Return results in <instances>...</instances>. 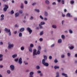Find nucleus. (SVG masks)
I'll list each match as a JSON object with an SVG mask.
<instances>
[{"label":"nucleus","mask_w":77,"mask_h":77,"mask_svg":"<svg viewBox=\"0 0 77 77\" xmlns=\"http://www.w3.org/2000/svg\"><path fill=\"white\" fill-rule=\"evenodd\" d=\"M62 16L63 17H65V15L64 14H62Z\"/></svg>","instance_id":"nucleus-58"},{"label":"nucleus","mask_w":77,"mask_h":77,"mask_svg":"<svg viewBox=\"0 0 77 77\" xmlns=\"http://www.w3.org/2000/svg\"><path fill=\"white\" fill-rule=\"evenodd\" d=\"M58 43H60V42H62V39H60L58 40Z\"/></svg>","instance_id":"nucleus-19"},{"label":"nucleus","mask_w":77,"mask_h":77,"mask_svg":"<svg viewBox=\"0 0 77 77\" xmlns=\"http://www.w3.org/2000/svg\"><path fill=\"white\" fill-rule=\"evenodd\" d=\"M49 59H52V57L51 56H49Z\"/></svg>","instance_id":"nucleus-44"},{"label":"nucleus","mask_w":77,"mask_h":77,"mask_svg":"<svg viewBox=\"0 0 77 77\" xmlns=\"http://www.w3.org/2000/svg\"><path fill=\"white\" fill-rule=\"evenodd\" d=\"M29 50L30 52H31V53L32 52V48H31L29 47Z\"/></svg>","instance_id":"nucleus-14"},{"label":"nucleus","mask_w":77,"mask_h":77,"mask_svg":"<svg viewBox=\"0 0 77 77\" xmlns=\"http://www.w3.org/2000/svg\"><path fill=\"white\" fill-rule=\"evenodd\" d=\"M40 68V67H39V66H36V69H39Z\"/></svg>","instance_id":"nucleus-36"},{"label":"nucleus","mask_w":77,"mask_h":77,"mask_svg":"<svg viewBox=\"0 0 77 77\" xmlns=\"http://www.w3.org/2000/svg\"><path fill=\"white\" fill-rule=\"evenodd\" d=\"M41 71H40L38 70L37 71V73L38 74H39L40 73H41Z\"/></svg>","instance_id":"nucleus-43"},{"label":"nucleus","mask_w":77,"mask_h":77,"mask_svg":"<svg viewBox=\"0 0 77 77\" xmlns=\"http://www.w3.org/2000/svg\"><path fill=\"white\" fill-rule=\"evenodd\" d=\"M67 55H68V56H69V57L70 56V53H68Z\"/></svg>","instance_id":"nucleus-56"},{"label":"nucleus","mask_w":77,"mask_h":77,"mask_svg":"<svg viewBox=\"0 0 77 77\" xmlns=\"http://www.w3.org/2000/svg\"><path fill=\"white\" fill-rule=\"evenodd\" d=\"M42 40H43V39L41 38L39 39V41H42Z\"/></svg>","instance_id":"nucleus-49"},{"label":"nucleus","mask_w":77,"mask_h":77,"mask_svg":"<svg viewBox=\"0 0 77 77\" xmlns=\"http://www.w3.org/2000/svg\"><path fill=\"white\" fill-rule=\"evenodd\" d=\"M62 4H64V3H65L64 1H62Z\"/></svg>","instance_id":"nucleus-59"},{"label":"nucleus","mask_w":77,"mask_h":77,"mask_svg":"<svg viewBox=\"0 0 77 77\" xmlns=\"http://www.w3.org/2000/svg\"><path fill=\"white\" fill-rule=\"evenodd\" d=\"M48 15V14L46 12H45V16H46V17H47Z\"/></svg>","instance_id":"nucleus-38"},{"label":"nucleus","mask_w":77,"mask_h":77,"mask_svg":"<svg viewBox=\"0 0 77 77\" xmlns=\"http://www.w3.org/2000/svg\"><path fill=\"white\" fill-rule=\"evenodd\" d=\"M61 38L62 39H65V36L63 35H61Z\"/></svg>","instance_id":"nucleus-30"},{"label":"nucleus","mask_w":77,"mask_h":77,"mask_svg":"<svg viewBox=\"0 0 77 77\" xmlns=\"http://www.w3.org/2000/svg\"><path fill=\"white\" fill-rule=\"evenodd\" d=\"M36 5V3H34L33 4H32V6H34V5Z\"/></svg>","instance_id":"nucleus-50"},{"label":"nucleus","mask_w":77,"mask_h":77,"mask_svg":"<svg viewBox=\"0 0 77 77\" xmlns=\"http://www.w3.org/2000/svg\"><path fill=\"white\" fill-rule=\"evenodd\" d=\"M3 67V66L2 65L0 66V68H2Z\"/></svg>","instance_id":"nucleus-61"},{"label":"nucleus","mask_w":77,"mask_h":77,"mask_svg":"<svg viewBox=\"0 0 77 77\" xmlns=\"http://www.w3.org/2000/svg\"><path fill=\"white\" fill-rule=\"evenodd\" d=\"M30 47H33V44H31L30 45Z\"/></svg>","instance_id":"nucleus-41"},{"label":"nucleus","mask_w":77,"mask_h":77,"mask_svg":"<svg viewBox=\"0 0 77 77\" xmlns=\"http://www.w3.org/2000/svg\"><path fill=\"white\" fill-rule=\"evenodd\" d=\"M3 57V55L0 54V58H2Z\"/></svg>","instance_id":"nucleus-51"},{"label":"nucleus","mask_w":77,"mask_h":77,"mask_svg":"<svg viewBox=\"0 0 77 77\" xmlns=\"http://www.w3.org/2000/svg\"><path fill=\"white\" fill-rule=\"evenodd\" d=\"M70 50H72L74 48V47L71 46L69 48Z\"/></svg>","instance_id":"nucleus-33"},{"label":"nucleus","mask_w":77,"mask_h":77,"mask_svg":"<svg viewBox=\"0 0 77 77\" xmlns=\"http://www.w3.org/2000/svg\"><path fill=\"white\" fill-rule=\"evenodd\" d=\"M19 13H17L16 14H15V17H17L19 16Z\"/></svg>","instance_id":"nucleus-12"},{"label":"nucleus","mask_w":77,"mask_h":77,"mask_svg":"<svg viewBox=\"0 0 77 77\" xmlns=\"http://www.w3.org/2000/svg\"><path fill=\"white\" fill-rule=\"evenodd\" d=\"M45 3H46V4H49V3H50V2H49V1L48 0H46L45 1Z\"/></svg>","instance_id":"nucleus-18"},{"label":"nucleus","mask_w":77,"mask_h":77,"mask_svg":"<svg viewBox=\"0 0 77 77\" xmlns=\"http://www.w3.org/2000/svg\"><path fill=\"white\" fill-rule=\"evenodd\" d=\"M27 31H28L29 34H31L32 32V30L30 29V28L29 27H28L27 28Z\"/></svg>","instance_id":"nucleus-3"},{"label":"nucleus","mask_w":77,"mask_h":77,"mask_svg":"<svg viewBox=\"0 0 77 77\" xmlns=\"http://www.w3.org/2000/svg\"><path fill=\"white\" fill-rule=\"evenodd\" d=\"M14 11L12 10V11H11V15H12V14H14Z\"/></svg>","instance_id":"nucleus-26"},{"label":"nucleus","mask_w":77,"mask_h":77,"mask_svg":"<svg viewBox=\"0 0 77 77\" xmlns=\"http://www.w3.org/2000/svg\"><path fill=\"white\" fill-rule=\"evenodd\" d=\"M7 72L8 73V74H10L11 73V71L10 70H7Z\"/></svg>","instance_id":"nucleus-31"},{"label":"nucleus","mask_w":77,"mask_h":77,"mask_svg":"<svg viewBox=\"0 0 77 77\" xmlns=\"http://www.w3.org/2000/svg\"><path fill=\"white\" fill-rule=\"evenodd\" d=\"M52 27L53 28H54V29H56V25H53L52 26Z\"/></svg>","instance_id":"nucleus-23"},{"label":"nucleus","mask_w":77,"mask_h":77,"mask_svg":"<svg viewBox=\"0 0 77 77\" xmlns=\"http://www.w3.org/2000/svg\"><path fill=\"white\" fill-rule=\"evenodd\" d=\"M36 49H34L33 51V56H35V55H37V54L36 53Z\"/></svg>","instance_id":"nucleus-7"},{"label":"nucleus","mask_w":77,"mask_h":77,"mask_svg":"<svg viewBox=\"0 0 77 77\" xmlns=\"http://www.w3.org/2000/svg\"><path fill=\"white\" fill-rule=\"evenodd\" d=\"M40 18L41 19H42V20H43V19H44V18H43V17H42V15H40Z\"/></svg>","instance_id":"nucleus-40"},{"label":"nucleus","mask_w":77,"mask_h":77,"mask_svg":"<svg viewBox=\"0 0 77 77\" xmlns=\"http://www.w3.org/2000/svg\"><path fill=\"white\" fill-rule=\"evenodd\" d=\"M52 5H56V2H54L52 3Z\"/></svg>","instance_id":"nucleus-45"},{"label":"nucleus","mask_w":77,"mask_h":77,"mask_svg":"<svg viewBox=\"0 0 77 77\" xmlns=\"http://www.w3.org/2000/svg\"><path fill=\"white\" fill-rule=\"evenodd\" d=\"M69 32L70 33H72V31L71 29H69Z\"/></svg>","instance_id":"nucleus-27"},{"label":"nucleus","mask_w":77,"mask_h":77,"mask_svg":"<svg viewBox=\"0 0 77 77\" xmlns=\"http://www.w3.org/2000/svg\"><path fill=\"white\" fill-rule=\"evenodd\" d=\"M34 74V73H33V72H30L29 73V75L30 76H29V77H33V74Z\"/></svg>","instance_id":"nucleus-8"},{"label":"nucleus","mask_w":77,"mask_h":77,"mask_svg":"<svg viewBox=\"0 0 77 77\" xmlns=\"http://www.w3.org/2000/svg\"><path fill=\"white\" fill-rule=\"evenodd\" d=\"M33 17L31 16L30 18V20H33Z\"/></svg>","instance_id":"nucleus-48"},{"label":"nucleus","mask_w":77,"mask_h":77,"mask_svg":"<svg viewBox=\"0 0 77 77\" xmlns=\"http://www.w3.org/2000/svg\"><path fill=\"white\" fill-rule=\"evenodd\" d=\"M20 32H23L24 30V28H22L20 29Z\"/></svg>","instance_id":"nucleus-10"},{"label":"nucleus","mask_w":77,"mask_h":77,"mask_svg":"<svg viewBox=\"0 0 77 77\" xmlns=\"http://www.w3.org/2000/svg\"><path fill=\"white\" fill-rule=\"evenodd\" d=\"M5 32H6L7 33H9V36H11V30H10V29H8V28H5Z\"/></svg>","instance_id":"nucleus-2"},{"label":"nucleus","mask_w":77,"mask_h":77,"mask_svg":"<svg viewBox=\"0 0 77 77\" xmlns=\"http://www.w3.org/2000/svg\"><path fill=\"white\" fill-rule=\"evenodd\" d=\"M64 57V56L63 55H62L61 56V58H63V57Z\"/></svg>","instance_id":"nucleus-52"},{"label":"nucleus","mask_w":77,"mask_h":77,"mask_svg":"<svg viewBox=\"0 0 77 77\" xmlns=\"http://www.w3.org/2000/svg\"><path fill=\"white\" fill-rule=\"evenodd\" d=\"M35 12H38V13H39V10L38 9H35Z\"/></svg>","instance_id":"nucleus-17"},{"label":"nucleus","mask_w":77,"mask_h":77,"mask_svg":"<svg viewBox=\"0 0 77 77\" xmlns=\"http://www.w3.org/2000/svg\"><path fill=\"white\" fill-rule=\"evenodd\" d=\"M3 43L2 42H0V45H3Z\"/></svg>","instance_id":"nucleus-53"},{"label":"nucleus","mask_w":77,"mask_h":77,"mask_svg":"<svg viewBox=\"0 0 77 77\" xmlns=\"http://www.w3.org/2000/svg\"><path fill=\"white\" fill-rule=\"evenodd\" d=\"M18 60V58H16L14 60L15 62H17Z\"/></svg>","instance_id":"nucleus-42"},{"label":"nucleus","mask_w":77,"mask_h":77,"mask_svg":"<svg viewBox=\"0 0 77 77\" xmlns=\"http://www.w3.org/2000/svg\"><path fill=\"white\" fill-rule=\"evenodd\" d=\"M24 7V6L23 5V4H22L21 5V6H20V8L21 9H23Z\"/></svg>","instance_id":"nucleus-25"},{"label":"nucleus","mask_w":77,"mask_h":77,"mask_svg":"<svg viewBox=\"0 0 77 77\" xmlns=\"http://www.w3.org/2000/svg\"><path fill=\"white\" fill-rule=\"evenodd\" d=\"M71 4H73L74 3V1H71L70 2Z\"/></svg>","instance_id":"nucleus-39"},{"label":"nucleus","mask_w":77,"mask_h":77,"mask_svg":"<svg viewBox=\"0 0 77 77\" xmlns=\"http://www.w3.org/2000/svg\"><path fill=\"white\" fill-rule=\"evenodd\" d=\"M40 53V51L39 50H38L37 52V54H39Z\"/></svg>","instance_id":"nucleus-28"},{"label":"nucleus","mask_w":77,"mask_h":77,"mask_svg":"<svg viewBox=\"0 0 77 77\" xmlns=\"http://www.w3.org/2000/svg\"><path fill=\"white\" fill-rule=\"evenodd\" d=\"M42 63L44 66H48L49 65V64L48 63L45 62V60L44 59H43L42 60Z\"/></svg>","instance_id":"nucleus-1"},{"label":"nucleus","mask_w":77,"mask_h":77,"mask_svg":"<svg viewBox=\"0 0 77 77\" xmlns=\"http://www.w3.org/2000/svg\"><path fill=\"white\" fill-rule=\"evenodd\" d=\"M39 26L40 28V29H42V26H41V24H39Z\"/></svg>","instance_id":"nucleus-46"},{"label":"nucleus","mask_w":77,"mask_h":77,"mask_svg":"<svg viewBox=\"0 0 77 77\" xmlns=\"http://www.w3.org/2000/svg\"><path fill=\"white\" fill-rule=\"evenodd\" d=\"M17 31H15L14 32V34H17Z\"/></svg>","instance_id":"nucleus-63"},{"label":"nucleus","mask_w":77,"mask_h":77,"mask_svg":"<svg viewBox=\"0 0 77 77\" xmlns=\"http://www.w3.org/2000/svg\"><path fill=\"white\" fill-rule=\"evenodd\" d=\"M10 68H11V71H14V69L15 68V67H14V66L13 65H11L10 66Z\"/></svg>","instance_id":"nucleus-6"},{"label":"nucleus","mask_w":77,"mask_h":77,"mask_svg":"<svg viewBox=\"0 0 77 77\" xmlns=\"http://www.w3.org/2000/svg\"><path fill=\"white\" fill-rule=\"evenodd\" d=\"M44 59L45 60H47V57L46 56H44Z\"/></svg>","instance_id":"nucleus-21"},{"label":"nucleus","mask_w":77,"mask_h":77,"mask_svg":"<svg viewBox=\"0 0 77 77\" xmlns=\"http://www.w3.org/2000/svg\"><path fill=\"white\" fill-rule=\"evenodd\" d=\"M19 12L20 14H22V13H23V11L20 10L19 11Z\"/></svg>","instance_id":"nucleus-37"},{"label":"nucleus","mask_w":77,"mask_h":77,"mask_svg":"<svg viewBox=\"0 0 77 77\" xmlns=\"http://www.w3.org/2000/svg\"><path fill=\"white\" fill-rule=\"evenodd\" d=\"M74 20H75V21H77V18H74Z\"/></svg>","instance_id":"nucleus-60"},{"label":"nucleus","mask_w":77,"mask_h":77,"mask_svg":"<svg viewBox=\"0 0 77 77\" xmlns=\"http://www.w3.org/2000/svg\"><path fill=\"white\" fill-rule=\"evenodd\" d=\"M54 44H53L51 45V47H54Z\"/></svg>","instance_id":"nucleus-54"},{"label":"nucleus","mask_w":77,"mask_h":77,"mask_svg":"<svg viewBox=\"0 0 77 77\" xmlns=\"http://www.w3.org/2000/svg\"><path fill=\"white\" fill-rule=\"evenodd\" d=\"M1 17L2 18H3V17H4V15L3 14H2L1 15Z\"/></svg>","instance_id":"nucleus-55"},{"label":"nucleus","mask_w":77,"mask_h":77,"mask_svg":"<svg viewBox=\"0 0 77 77\" xmlns=\"http://www.w3.org/2000/svg\"><path fill=\"white\" fill-rule=\"evenodd\" d=\"M8 9V6L7 5H5V7L4 8L3 10L4 12H6L7 11V9Z\"/></svg>","instance_id":"nucleus-4"},{"label":"nucleus","mask_w":77,"mask_h":77,"mask_svg":"<svg viewBox=\"0 0 77 77\" xmlns=\"http://www.w3.org/2000/svg\"><path fill=\"white\" fill-rule=\"evenodd\" d=\"M18 63L20 64V65H21L23 62H22V58H20L18 60Z\"/></svg>","instance_id":"nucleus-5"},{"label":"nucleus","mask_w":77,"mask_h":77,"mask_svg":"<svg viewBox=\"0 0 77 77\" xmlns=\"http://www.w3.org/2000/svg\"><path fill=\"white\" fill-rule=\"evenodd\" d=\"M13 46H14V45L13 44L12 45H8V49H9V48H11V47H13Z\"/></svg>","instance_id":"nucleus-9"},{"label":"nucleus","mask_w":77,"mask_h":77,"mask_svg":"<svg viewBox=\"0 0 77 77\" xmlns=\"http://www.w3.org/2000/svg\"><path fill=\"white\" fill-rule=\"evenodd\" d=\"M43 34V31H42L40 33V36H41V35H42Z\"/></svg>","instance_id":"nucleus-34"},{"label":"nucleus","mask_w":77,"mask_h":77,"mask_svg":"<svg viewBox=\"0 0 77 77\" xmlns=\"http://www.w3.org/2000/svg\"><path fill=\"white\" fill-rule=\"evenodd\" d=\"M24 3H25V4H27L28 3V2H27V1H24Z\"/></svg>","instance_id":"nucleus-47"},{"label":"nucleus","mask_w":77,"mask_h":77,"mask_svg":"<svg viewBox=\"0 0 77 77\" xmlns=\"http://www.w3.org/2000/svg\"><path fill=\"white\" fill-rule=\"evenodd\" d=\"M59 72H57L56 73V77H59Z\"/></svg>","instance_id":"nucleus-22"},{"label":"nucleus","mask_w":77,"mask_h":77,"mask_svg":"<svg viewBox=\"0 0 77 77\" xmlns=\"http://www.w3.org/2000/svg\"><path fill=\"white\" fill-rule=\"evenodd\" d=\"M54 69H59V67L57 66H54Z\"/></svg>","instance_id":"nucleus-13"},{"label":"nucleus","mask_w":77,"mask_h":77,"mask_svg":"<svg viewBox=\"0 0 77 77\" xmlns=\"http://www.w3.org/2000/svg\"><path fill=\"white\" fill-rule=\"evenodd\" d=\"M66 16H68L69 17H72V16H71L70 14L68 13L66 14Z\"/></svg>","instance_id":"nucleus-11"},{"label":"nucleus","mask_w":77,"mask_h":77,"mask_svg":"<svg viewBox=\"0 0 77 77\" xmlns=\"http://www.w3.org/2000/svg\"><path fill=\"white\" fill-rule=\"evenodd\" d=\"M20 49L21 50H24V47H21L20 48Z\"/></svg>","instance_id":"nucleus-32"},{"label":"nucleus","mask_w":77,"mask_h":77,"mask_svg":"<svg viewBox=\"0 0 77 77\" xmlns=\"http://www.w3.org/2000/svg\"><path fill=\"white\" fill-rule=\"evenodd\" d=\"M62 75H63L64 76H66V75H67L64 73H62Z\"/></svg>","instance_id":"nucleus-29"},{"label":"nucleus","mask_w":77,"mask_h":77,"mask_svg":"<svg viewBox=\"0 0 77 77\" xmlns=\"http://www.w3.org/2000/svg\"><path fill=\"white\" fill-rule=\"evenodd\" d=\"M19 37L22 36V33L20 32L19 34Z\"/></svg>","instance_id":"nucleus-20"},{"label":"nucleus","mask_w":77,"mask_h":77,"mask_svg":"<svg viewBox=\"0 0 77 77\" xmlns=\"http://www.w3.org/2000/svg\"><path fill=\"white\" fill-rule=\"evenodd\" d=\"M41 50V46H38V50Z\"/></svg>","instance_id":"nucleus-16"},{"label":"nucleus","mask_w":77,"mask_h":77,"mask_svg":"<svg viewBox=\"0 0 77 77\" xmlns=\"http://www.w3.org/2000/svg\"><path fill=\"white\" fill-rule=\"evenodd\" d=\"M17 54H15L13 55L12 57L13 58H15V57H17Z\"/></svg>","instance_id":"nucleus-15"},{"label":"nucleus","mask_w":77,"mask_h":77,"mask_svg":"<svg viewBox=\"0 0 77 77\" xmlns=\"http://www.w3.org/2000/svg\"><path fill=\"white\" fill-rule=\"evenodd\" d=\"M40 24L41 25H44V24H45V23L44 22H42Z\"/></svg>","instance_id":"nucleus-24"},{"label":"nucleus","mask_w":77,"mask_h":77,"mask_svg":"<svg viewBox=\"0 0 77 77\" xmlns=\"http://www.w3.org/2000/svg\"><path fill=\"white\" fill-rule=\"evenodd\" d=\"M75 57H77V54H75Z\"/></svg>","instance_id":"nucleus-62"},{"label":"nucleus","mask_w":77,"mask_h":77,"mask_svg":"<svg viewBox=\"0 0 77 77\" xmlns=\"http://www.w3.org/2000/svg\"><path fill=\"white\" fill-rule=\"evenodd\" d=\"M4 20V18L3 17H2L1 18V21H2V20Z\"/></svg>","instance_id":"nucleus-57"},{"label":"nucleus","mask_w":77,"mask_h":77,"mask_svg":"<svg viewBox=\"0 0 77 77\" xmlns=\"http://www.w3.org/2000/svg\"><path fill=\"white\" fill-rule=\"evenodd\" d=\"M58 62V61H57V60H54V63H57V62Z\"/></svg>","instance_id":"nucleus-35"},{"label":"nucleus","mask_w":77,"mask_h":77,"mask_svg":"<svg viewBox=\"0 0 77 77\" xmlns=\"http://www.w3.org/2000/svg\"><path fill=\"white\" fill-rule=\"evenodd\" d=\"M64 12H66V9H65L64 10Z\"/></svg>","instance_id":"nucleus-64"}]
</instances>
